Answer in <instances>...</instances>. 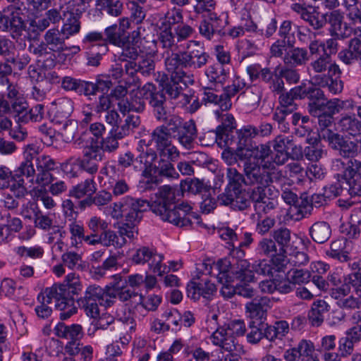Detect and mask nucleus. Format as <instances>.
<instances>
[{
    "label": "nucleus",
    "instance_id": "3c124183",
    "mask_svg": "<svg viewBox=\"0 0 361 361\" xmlns=\"http://www.w3.org/2000/svg\"><path fill=\"white\" fill-rule=\"evenodd\" d=\"M104 34L106 37V38H104L106 42L107 43L108 41L116 46L123 45V40L128 36L121 31L116 24L107 27L104 30Z\"/></svg>",
    "mask_w": 361,
    "mask_h": 361
},
{
    "label": "nucleus",
    "instance_id": "69168bd1",
    "mask_svg": "<svg viewBox=\"0 0 361 361\" xmlns=\"http://www.w3.org/2000/svg\"><path fill=\"white\" fill-rule=\"evenodd\" d=\"M324 151L317 140H315L312 145L306 147L303 154L311 161H318L322 158Z\"/></svg>",
    "mask_w": 361,
    "mask_h": 361
},
{
    "label": "nucleus",
    "instance_id": "423d86ee",
    "mask_svg": "<svg viewBox=\"0 0 361 361\" xmlns=\"http://www.w3.org/2000/svg\"><path fill=\"white\" fill-rule=\"evenodd\" d=\"M50 288L56 290L58 298L60 299L55 307L62 311L60 318L63 320L69 318L76 312L77 308L74 305L73 295H78L82 290V285L79 277L75 274H68L63 283L54 284Z\"/></svg>",
    "mask_w": 361,
    "mask_h": 361
},
{
    "label": "nucleus",
    "instance_id": "bf43d9fd",
    "mask_svg": "<svg viewBox=\"0 0 361 361\" xmlns=\"http://www.w3.org/2000/svg\"><path fill=\"white\" fill-rule=\"evenodd\" d=\"M293 112H288L284 107H276L272 118L278 123L279 128L283 132H287L290 129L289 116Z\"/></svg>",
    "mask_w": 361,
    "mask_h": 361
},
{
    "label": "nucleus",
    "instance_id": "a211bd4d",
    "mask_svg": "<svg viewBox=\"0 0 361 361\" xmlns=\"http://www.w3.org/2000/svg\"><path fill=\"white\" fill-rule=\"evenodd\" d=\"M147 93L148 104L152 109L154 118L158 120L164 116L170 111L166 104V97L156 86L147 82V89L144 90Z\"/></svg>",
    "mask_w": 361,
    "mask_h": 361
},
{
    "label": "nucleus",
    "instance_id": "4be33fe9",
    "mask_svg": "<svg viewBox=\"0 0 361 361\" xmlns=\"http://www.w3.org/2000/svg\"><path fill=\"white\" fill-rule=\"evenodd\" d=\"M197 277L200 281L197 282L194 279L187 286L188 296L195 300H199L201 296L207 300H210L216 290L215 284L208 279H201V276L199 274Z\"/></svg>",
    "mask_w": 361,
    "mask_h": 361
},
{
    "label": "nucleus",
    "instance_id": "39448f33",
    "mask_svg": "<svg viewBox=\"0 0 361 361\" xmlns=\"http://www.w3.org/2000/svg\"><path fill=\"white\" fill-rule=\"evenodd\" d=\"M44 41L34 47L32 53L38 58V61H43L46 68H51L55 66L56 56L54 53L60 54L65 51H69L65 40L67 39L61 30L58 29H49L44 36Z\"/></svg>",
    "mask_w": 361,
    "mask_h": 361
},
{
    "label": "nucleus",
    "instance_id": "58836bf2",
    "mask_svg": "<svg viewBox=\"0 0 361 361\" xmlns=\"http://www.w3.org/2000/svg\"><path fill=\"white\" fill-rule=\"evenodd\" d=\"M244 153L246 154V160L252 157L255 159L264 161L271 152L270 147L267 144L242 143Z\"/></svg>",
    "mask_w": 361,
    "mask_h": 361
},
{
    "label": "nucleus",
    "instance_id": "1a4fd4ad",
    "mask_svg": "<svg viewBox=\"0 0 361 361\" xmlns=\"http://www.w3.org/2000/svg\"><path fill=\"white\" fill-rule=\"evenodd\" d=\"M78 303L86 315L94 319L99 316V305L110 307V300H108L105 288L97 285L89 286L84 296L78 300Z\"/></svg>",
    "mask_w": 361,
    "mask_h": 361
},
{
    "label": "nucleus",
    "instance_id": "2f4dec72",
    "mask_svg": "<svg viewBox=\"0 0 361 361\" xmlns=\"http://www.w3.org/2000/svg\"><path fill=\"white\" fill-rule=\"evenodd\" d=\"M283 61L285 66L289 68L305 66L309 61L308 52L304 48L292 47L286 52Z\"/></svg>",
    "mask_w": 361,
    "mask_h": 361
},
{
    "label": "nucleus",
    "instance_id": "5fc2aeb1",
    "mask_svg": "<svg viewBox=\"0 0 361 361\" xmlns=\"http://www.w3.org/2000/svg\"><path fill=\"white\" fill-rule=\"evenodd\" d=\"M211 133L214 135L216 142L221 148H232L236 143L233 138V131L227 132L225 130L216 128V130Z\"/></svg>",
    "mask_w": 361,
    "mask_h": 361
},
{
    "label": "nucleus",
    "instance_id": "473e14b6",
    "mask_svg": "<svg viewBox=\"0 0 361 361\" xmlns=\"http://www.w3.org/2000/svg\"><path fill=\"white\" fill-rule=\"evenodd\" d=\"M326 22L331 24V35L338 38H344L348 35V27L343 22V16L338 11H333L326 13Z\"/></svg>",
    "mask_w": 361,
    "mask_h": 361
},
{
    "label": "nucleus",
    "instance_id": "20e7f679",
    "mask_svg": "<svg viewBox=\"0 0 361 361\" xmlns=\"http://www.w3.org/2000/svg\"><path fill=\"white\" fill-rule=\"evenodd\" d=\"M166 54L165 60L179 70H184V68L201 70L206 66L210 58L204 45L196 40L189 41L185 51H166Z\"/></svg>",
    "mask_w": 361,
    "mask_h": 361
},
{
    "label": "nucleus",
    "instance_id": "f8f14e48",
    "mask_svg": "<svg viewBox=\"0 0 361 361\" xmlns=\"http://www.w3.org/2000/svg\"><path fill=\"white\" fill-rule=\"evenodd\" d=\"M23 17L24 14L20 7L8 6L0 13V29L10 32L13 39L18 38L26 28Z\"/></svg>",
    "mask_w": 361,
    "mask_h": 361
},
{
    "label": "nucleus",
    "instance_id": "72a5a7b5",
    "mask_svg": "<svg viewBox=\"0 0 361 361\" xmlns=\"http://www.w3.org/2000/svg\"><path fill=\"white\" fill-rule=\"evenodd\" d=\"M264 325V337L270 342H274L276 339L282 340L289 331V324L284 320L277 321L273 325L268 324Z\"/></svg>",
    "mask_w": 361,
    "mask_h": 361
},
{
    "label": "nucleus",
    "instance_id": "864d4df0",
    "mask_svg": "<svg viewBox=\"0 0 361 361\" xmlns=\"http://www.w3.org/2000/svg\"><path fill=\"white\" fill-rule=\"evenodd\" d=\"M166 129L163 126L157 127L152 133V141H154L157 150L171 143V135L167 133Z\"/></svg>",
    "mask_w": 361,
    "mask_h": 361
},
{
    "label": "nucleus",
    "instance_id": "680f3d73",
    "mask_svg": "<svg viewBox=\"0 0 361 361\" xmlns=\"http://www.w3.org/2000/svg\"><path fill=\"white\" fill-rule=\"evenodd\" d=\"M210 82L224 84L227 79V72L220 64L211 66L207 71Z\"/></svg>",
    "mask_w": 361,
    "mask_h": 361
},
{
    "label": "nucleus",
    "instance_id": "4d7b16f0",
    "mask_svg": "<svg viewBox=\"0 0 361 361\" xmlns=\"http://www.w3.org/2000/svg\"><path fill=\"white\" fill-rule=\"evenodd\" d=\"M226 177L228 180V184L226 190H236L242 188L243 183L245 185V174H241L235 168L231 167L227 169Z\"/></svg>",
    "mask_w": 361,
    "mask_h": 361
},
{
    "label": "nucleus",
    "instance_id": "4c0bfd02",
    "mask_svg": "<svg viewBox=\"0 0 361 361\" xmlns=\"http://www.w3.org/2000/svg\"><path fill=\"white\" fill-rule=\"evenodd\" d=\"M309 233L314 242L322 244L330 238L331 228L327 222L317 221L310 226Z\"/></svg>",
    "mask_w": 361,
    "mask_h": 361
},
{
    "label": "nucleus",
    "instance_id": "cd10ccee",
    "mask_svg": "<svg viewBox=\"0 0 361 361\" xmlns=\"http://www.w3.org/2000/svg\"><path fill=\"white\" fill-rule=\"evenodd\" d=\"M310 72L312 71L314 75L322 77L329 74H336L339 71V67L331 61L330 54L324 53L310 64Z\"/></svg>",
    "mask_w": 361,
    "mask_h": 361
},
{
    "label": "nucleus",
    "instance_id": "c9c22d12",
    "mask_svg": "<svg viewBox=\"0 0 361 361\" xmlns=\"http://www.w3.org/2000/svg\"><path fill=\"white\" fill-rule=\"evenodd\" d=\"M341 132L355 137L361 134V121L355 114L342 116L338 122Z\"/></svg>",
    "mask_w": 361,
    "mask_h": 361
},
{
    "label": "nucleus",
    "instance_id": "f257e3e1",
    "mask_svg": "<svg viewBox=\"0 0 361 361\" xmlns=\"http://www.w3.org/2000/svg\"><path fill=\"white\" fill-rule=\"evenodd\" d=\"M137 150L139 155L136 161L143 165L142 176L147 178V188L151 189L152 185H157L161 182L162 178L178 179L179 173L172 162L180 157L178 148L171 143L156 151L151 146V141L140 140Z\"/></svg>",
    "mask_w": 361,
    "mask_h": 361
},
{
    "label": "nucleus",
    "instance_id": "c85d7f7f",
    "mask_svg": "<svg viewBox=\"0 0 361 361\" xmlns=\"http://www.w3.org/2000/svg\"><path fill=\"white\" fill-rule=\"evenodd\" d=\"M56 290L54 288H47L43 293H40L37 297L40 305L35 307V312L37 316L42 319H47L51 316L52 309L49 304L52 302V300H55V305L59 302L60 299L56 295Z\"/></svg>",
    "mask_w": 361,
    "mask_h": 361
},
{
    "label": "nucleus",
    "instance_id": "49530a36",
    "mask_svg": "<svg viewBox=\"0 0 361 361\" xmlns=\"http://www.w3.org/2000/svg\"><path fill=\"white\" fill-rule=\"evenodd\" d=\"M118 47L122 49L121 52L118 56V61H135L139 56L137 47L134 44L133 42L129 41V36H128L123 40V45H118Z\"/></svg>",
    "mask_w": 361,
    "mask_h": 361
},
{
    "label": "nucleus",
    "instance_id": "052dcab7",
    "mask_svg": "<svg viewBox=\"0 0 361 361\" xmlns=\"http://www.w3.org/2000/svg\"><path fill=\"white\" fill-rule=\"evenodd\" d=\"M14 178H18L16 183H13L11 188L10 191L11 194L17 199L23 198L27 193V186H31L33 183H30L25 176L17 177L16 173Z\"/></svg>",
    "mask_w": 361,
    "mask_h": 361
},
{
    "label": "nucleus",
    "instance_id": "a18cd8bd",
    "mask_svg": "<svg viewBox=\"0 0 361 361\" xmlns=\"http://www.w3.org/2000/svg\"><path fill=\"white\" fill-rule=\"evenodd\" d=\"M302 19L315 30L322 29L326 23V15L320 14L312 6L310 7V9L302 16Z\"/></svg>",
    "mask_w": 361,
    "mask_h": 361
},
{
    "label": "nucleus",
    "instance_id": "c756f323",
    "mask_svg": "<svg viewBox=\"0 0 361 361\" xmlns=\"http://www.w3.org/2000/svg\"><path fill=\"white\" fill-rule=\"evenodd\" d=\"M271 236L279 246V257H285L286 254L293 249L290 230L286 227H281L274 230Z\"/></svg>",
    "mask_w": 361,
    "mask_h": 361
},
{
    "label": "nucleus",
    "instance_id": "a878e982",
    "mask_svg": "<svg viewBox=\"0 0 361 361\" xmlns=\"http://www.w3.org/2000/svg\"><path fill=\"white\" fill-rule=\"evenodd\" d=\"M82 13V11L80 10L79 8L63 11V25L61 31L63 34V36H64L66 39H68L71 36H73L79 32L80 30V19Z\"/></svg>",
    "mask_w": 361,
    "mask_h": 361
},
{
    "label": "nucleus",
    "instance_id": "ea45409f",
    "mask_svg": "<svg viewBox=\"0 0 361 361\" xmlns=\"http://www.w3.org/2000/svg\"><path fill=\"white\" fill-rule=\"evenodd\" d=\"M157 121L160 123H164L162 126L165 127V129H166V131L173 137H174V134L178 133L185 122L180 116L171 114L170 111Z\"/></svg>",
    "mask_w": 361,
    "mask_h": 361
},
{
    "label": "nucleus",
    "instance_id": "393cba45",
    "mask_svg": "<svg viewBox=\"0 0 361 361\" xmlns=\"http://www.w3.org/2000/svg\"><path fill=\"white\" fill-rule=\"evenodd\" d=\"M197 137V129L195 121L192 119L185 121L181 128L174 134L173 138L178 144L186 149L193 147L194 142Z\"/></svg>",
    "mask_w": 361,
    "mask_h": 361
},
{
    "label": "nucleus",
    "instance_id": "de8ad7c7",
    "mask_svg": "<svg viewBox=\"0 0 361 361\" xmlns=\"http://www.w3.org/2000/svg\"><path fill=\"white\" fill-rule=\"evenodd\" d=\"M181 188L194 195L206 193L211 189L210 186L198 178L187 179L181 182Z\"/></svg>",
    "mask_w": 361,
    "mask_h": 361
},
{
    "label": "nucleus",
    "instance_id": "b1692460",
    "mask_svg": "<svg viewBox=\"0 0 361 361\" xmlns=\"http://www.w3.org/2000/svg\"><path fill=\"white\" fill-rule=\"evenodd\" d=\"M211 340L214 345L219 346L225 353H234L241 346L238 344L234 336H230L229 332L225 328H220L216 330L211 336Z\"/></svg>",
    "mask_w": 361,
    "mask_h": 361
},
{
    "label": "nucleus",
    "instance_id": "e2e57ef3",
    "mask_svg": "<svg viewBox=\"0 0 361 361\" xmlns=\"http://www.w3.org/2000/svg\"><path fill=\"white\" fill-rule=\"evenodd\" d=\"M90 109L97 114H100L109 110L111 106L110 95L104 93L97 99L88 104Z\"/></svg>",
    "mask_w": 361,
    "mask_h": 361
},
{
    "label": "nucleus",
    "instance_id": "7ed1b4c3",
    "mask_svg": "<svg viewBox=\"0 0 361 361\" xmlns=\"http://www.w3.org/2000/svg\"><path fill=\"white\" fill-rule=\"evenodd\" d=\"M174 193L169 185H163L159 188L158 199L150 206L151 210L161 216V219L178 227H185L191 224L189 218L192 207L186 202L174 206Z\"/></svg>",
    "mask_w": 361,
    "mask_h": 361
},
{
    "label": "nucleus",
    "instance_id": "e433bc0d",
    "mask_svg": "<svg viewBox=\"0 0 361 361\" xmlns=\"http://www.w3.org/2000/svg\"><path fill=\"white\" fill-rule=\"evenodd\" d=\"M329 305L324 300L314 301L308 312V319L314 326H319L324 322V314L328 312Z\"/></svg>",
    "mask_w": 361,
    "mask_h": 361
},
{
    "label": "nucleus",
    "instance_id": "dca6fc26",
    "mask_svg": "<svg viewBox=\"0 0 361 361\" xmlns=\"http://www.w3.org/2000/svg\"><path fill=\"white\" fill-rule=\"evenodd\" d=\"M283 358L286 361H320L314 353L313 343L305 339L301 340L297 346L286 350Z\"/></svg>",
    "mask_w": 361,
    "mask_h": 361
},
{
    "label": "nucleus",
    "instance_id": "f03ea898",
    "mask_svg": "<svg viewBox=\"0 0 361 361\" xmlns=\"http://www.w3.org/2000/svg\"><path fill=\"white\" fill-rule=\"evenodd\" d=\"M59 172L55 161L49 156L27 153L25 161L16 171V176H25L28 183L45 187L55 180V175Z\"/></svg>",
    "mask_w": 361,
    "mask_h": 361
},
{
    "label": "nucleus",
    "instance_id": "603ef678",
    "mask_svg": "<svg viewBox=\"0 0 361 361\" xmlns=\"http://www.w3.org/2000/svg\"><path fill=\"white\" fill-rule=\"evenodd\" d=\"M109 50L108 44L104 43L101 45H92L91 49L87 52V65L91 66H98L102 56Z\"/></svg>",
    "mask_w": 361,
    "mask_h": 361
},
{
    "label": "nucleus",
    "instance_id": "338daca9",
    "mask_svg": "<svg viewBox=\"0 0 361 361\" xmlns=\"http://www.w3.org/2000/svg\"><path fill=\"white\" fill-rule=\"evenodd\" d=\"M264 324L262 322L255 324V322H251L249 325L250 331L247 334V342L252 344L258 343L264 338Z\"/></svg>",
    "mask_w": 361,
    "mask_h": 361
},
{
    "label": "nucleus",
    "instance_id": "a19ab883",
    "mask_svg": "<svg viewBox=\"0 0 361 361\" xmlns=\"http://www.w3.org/2000/svg\"><path fill=\"white\" fill-rule=\"evenodd\" d=\"M257 250L262 255L272 258L273 262L281 261L284 257H279V248L273 239L264 238L262 239L257 247Z\"/></svg>",
    "mask_w": 361,
    "mask_h": 361
},
{
    "label": "nucleus",
    "instance_id": "37998d69",
    "mask_svg": "<svg viewBox=\"0 0 361 361\" xmlns=\"http://www.w3.org/2000/svg\"><path fill=\"white\" fill-rule=\"evenodd\" d=\"M55 331L58 337L75 341L81 334L82 326L79 324L66 326L63 323H59L55 327Z\"/></svg>",
    "mask_w": 361,
    "mask_h": 361
},
{
    "label": "nucleus",
    "instance_id": "0e129e2a",
    "mask_svg": "<svg viewBox=\"0 0 361 361\" xmlns=\"http://www.w3.org/2000/svg\"><path fill=\"white\" fill-rule=\"evenodd\" d=\"M55 112L70 117L74 109L73 102L68 97H62L54 101Z\"/></svg>",
    "mask_w": 361,
    "mask_h": 361
},
{
    "label": "nucleus",
    "instance_id": "9b49d317",
    "mask_svg": "<svg viewBox=\"0 0 361 361\" xmlns=\"http://www.w3.org/2000/svg\"><path fill=\"white\" fill-rule=\"evenodd\" d=\"M243 172L245 176V185H269L281 176L280 171L271 173L268 169L267 163L259 164L250 159L245 160L243 166Z\"/></svg>",
    "mask_w": 361,
    "mask_h": 361
},
{
    "label": "nucleus",
    "instance_id": "2eb2a0df",
    "mask_svg": "<svg viewBox=\"0 0 361 361\" xmlns=\"http://www.w3.org/2000/svg\"><path fill=\"white\" fill-rule=\"evenodd\" d=\"M204 19L199 25L200 34L207 39H211L215 35L224 34L223 30L226 25V20L223 15L212 10L204 11Z\"/></svg>",
    "mask_w": 361,
    "mask_h": 361
},
{
    "label": "nucleus",
    "instance_id": "774afa93",
    "mask_svg": "<svg viewBox=\"0 0 361 361\" xmlns=\"http://www.w3.org/2000/svg\"><path fill=\"white\" fill-rule=\"evenodd\" d=\"M140 124V119L138 116H134L132 115H129L125 119L124 123H121L118 126V130H117V137H124L126 135H128L130 130L137 127Z\"/></svg>",
    "mask_w": 361,
    "mask_h": 361
},
{
    "label": "nucleus",
    "instance_id": "5701e85b",
    "mask_svg": "<svg viewBox=\"0 0 361 361\" xmlns=\"http://www.w3.org/2000/svg\"><path fill=\"white\" fill-rule=\"evenodd\" d=\"M257 295V293L245 304V309L250 318L261 320L266 318L267 311L271 308V301L267 297Z\"/></svg>",
    "mask_w": 361,
    "mask_h": 361
},
{
    "label": "nucleus",
    "instance_id": "7c9ffc66",
    "mask_svg": "<svg viewBox=\"0 0 361 361\" xmlns=\"http://www.w3.org/2000/svg\"><path fill=\"white\" fill-rule=\"evenodd\" d=\"M341 71L336 74H329L322 77L319 75L312 76V80L319 86L327 87L328 90L333 94L341 92L343 87V83L341 80Z\"/></svg>",
    "mask_w": 361,
    "mask_h": 361
},
{
    "label": "nucleus",
    "instance_id": "0eeeda50",
    "mask_svg": "<svg viewBox=\"0 0 361 361\" xmlns=\"http://www.w3.org/2000/svg\"><path fill=\"white\" fill-rule=\"evenodd\" d=\"M164 65L166 71L170 76L169 77L166 74L162 75L159 81V90L164 94H166L171 99H176L181 94L182 87L179 85L180 82L185 85H193L194 75L185 70L177 69L165 59Z\"/></svg>",
    "mask_w": 361,
    "mask_h": 361
},
{
    "label": "nucleus",
    "instance_id": "4468645a",
    "mask_svg": "<svg viewBox=\"0 0 361 361\" xmlns=\"http://www.w3.org/2000/svg\"><path fill=\"white\" fill-rule=\"evenodd\" d=\"M131 259L136 264H147L152 272L159 276L165 273L167 269V267L162 264L164 256L147 246H142L137 249Z\"/></svg>",
    "mask_w": 361,
    "mask_h": 361
},
{
    "label": "nucleus",
    "instance_id": "f704fd0d",
    "mask_svg": "<svg viewBox=\"0 0 361 361\" xmlns=\"http://www.w3.org/2000/svg\"><path fill=\"white\" fill-rule=\"evenodd\" d=\"M250 267V262L247 259H239L234 264L232 274L240 283L252 284L254 282L255 276Z\"/></svg>",
    "mask_w": 361,
    "mask_h": 361
},
{
    "label": "nucleus",
    "instance_id": "c03bdc74",
    "mask_svg": "<svg viewBox=\"0 0 361 361\" xmlns=\"http://www.w3.org/2000/svg\"><path fill=\"white\" fill-rule=\"evenodd\" d=\"M116 134L117 130H111L109 136L99 140L97 138L90 137L87 133V139H92L94 142H97L99 145L98 147L101 149L102 153L104 154V151L111 152L118 147V140L122 139L123 137H118Z\"/></svg>",
    "mask_w": 361,
    "mask_h": 361
},
{
    "label": "nucleus",
    "instance_id": "f3484780",
    "mask_svg": "<svg viewBox=\"0 0 361 361\" xmlns=\"http://www.w3.org/2000/svg\"><path fill=\"white\" fill-rule=\"evenodd\" d=\"M104 288L108 300H110V307L114 305L117 298L122 302H128V305L131 307H136L142 302L141 295L127 287L119 286L118 283L113 286H106Z\"/></svg>",
    "mask_w": 361,
    "mask_h": 361
},
{
    "label": "nucleus",
    "instance_id": "ddd939ff",
    "mask_svg": "<svg viewBox=\"0 0 361 361\" xmlns=\"http://www.w3.org/2000/svg\"><path fill=\"white\" fill-rule=\"evenodd\" d=\"M269 186L259 185L249 191V197L257 214L261 212L267 214L276 207L274 190Z\"/></svg>",
    "mask_w": 361,
    "mask_h": 361
},
{
    "label": "nucleus",
    "instance_id": "aec40b11",
    "mask_svg": "<svg viewBox=\"0 0 361 361\" xmlns=\"http://www.w3.org/2000/svg\"><path fill=\"white\" fill-rule=\"evenodd\" d=\"M147 89V83L135 91H132L129 97L122 99L118 102L119 111L125 114L127 112L135 111L142 112L145 108V99L147 100V93L144 90Z\"/></svg>",
    "mask_w": 361,
    "mask_h": 361
},
{
    "label": "nucleus",
    "instance_id": "8fccbe9b",
    "mask_svg": "<svg viewBox=\"0 0 361 361\" xmlns=\"http://www.w3.org/2000/svg\"><path fill=\"white\" fill-rule=\"evenodd\" d=\"M99 235L101 245L106 247H122L126 243L125 238L118 237V235L111 230L102 231Z\"/></svg>",
    "mask_w": 361,
    "mask_h": 361
},
{
    "label": "nucleus",
    "instance_id": "412c9836",
    "mask_svg": "<svg viewBox=\"0 0 361 361\" xmlns=\"http://www.w3.org/2000/svg\"><path fill=\"white\" fill-rule=\"evenodd\" d=\"M123 205L125 221L138 224L142 219L143 212L151 206L146 200L130 196L123 198Z\"/></svg>",
    "mask_w": 361,
    "mask_h": 361
},
{
    "label": "nucleus",
    "instance_id": "6ab92c4d",
    "mask_svg": "<svg viewBox=\"0 0 361 361\" xmlns=\"http://www.w3.org/2000/svg\"><path fill=\"white\" fill-rule=\"evenodd\" d=\"M218 202L221 205H230L233 209L240 211L247 209L251 204L249 192H247L242 188L236 190H226L218 196Z\"/></svg>",
    "mask_w": 361,
    "mask_h": 361
},
{
    "label": "nucleus",
    "instance_id": "6e6552de",
    "mask_svg": "<svg viewBox=\"0 0 361 361\" xmlns=\"http://www.w3.org/2000/svg\"><path fill=\"white\" fill-rule=\"evenodd\" d=\"M322 139L343 158L356 157L361 152V138L351 139L332 130L322 131Z\"/></svg>",
    "mask_w": 361,
    "mask_h": 361
},
{
    "label": "nucleus",
    "instance_id": "9d476101",
    "mask_svg": "<svg viewBox=\"0 0 361 361\" xmlns=\"http://www.w3.org/2000/svg\"><path fill=\"white\" fill-rule=\"evenodd\" d=\"M75 144L83 149L80 163L81 169L90 174L96 173L104 157L98 143L92 139H87V133H84L75 140Z\"/></svg>",
    "mask_w": 361,
    "mask_h": 361
},
{
    "label": "nucleus",
    "instance_id": "13d9d810",
    "mask_svg": "<svg viewBox=\"0 0 361 361\" xmlns=\"http://www.w3.org/2000/svg\"><path fill=\"white\" fill-rule=\"evenodd\" d=\"M204 99L208 102L219 105L221 111L228 110L232 105L231 101L227 99L224 93L218 94L212 90L205 92Z\"/></svg>",
    "mask_w": 361,
    "mask_h": 361
},
{
    "label": "nucleus",
    "instance_id": "bb28decb",
    "mask_svg": "<svg viewBox=\"0 0 361 361\" xmlns=\"http://www.w3.org/2000/svg\"><path fill=\"white\" fill-rule=\"evenodd\" d=\"M230 282V279H228L227 283L225 281L220 283L222 284L220 292L224 298H231L234 295H238L245 298H252L257 293V290L253 287L252 284H243L239 283L234 286L231 285Z\"/></svg>",
    "mask_w": 361,
    "mask_h": 361
},
{
    "label": "nucleus",
    "instance_id": "79ce46f5",
    "mask_svg": "<svg viewBox=\"0 0 361 361\" xmlns=\"http://www.w3.org/2000/svg\"><path fill=\"white\" fill-rule=\"evenodd\" d=\"M97 190L94 178H87L85 181L74 186L69 192L71 197L80 199L85 195H92Z\"/></svg>",
    "mask_w": 361,
    "mask_h": 361
},
{
    "label": "nucleus",
    "instance_id": "6e6d98bb",
    "mask_svg": "<svg viewBox=\"0 0 361 361\" xmlns=\"http://www.w3.org/2000/svg\"><path fill=\"white\" fill-rule=\"evenodd\" d=\"M345 240L338 239L331 243L330 250L326 252L327 255L333 258L338 259L341 262L349 260L348 252L344 251Z\"/></svg>",
    "mask_w": 361,
    "mask_h": 361
},
{
    "label": "nucleus",
    "instance_id": "09e8293b",
    "mask_svg": "<svg viewBox=\"0 0 361 361\" xmlns=\"http://www.w3.org/2000/svg\"><path fill=\"white\" fill-rule=\"evenodd\" d=\"M221 157L229 166L235 164L238 159L240 161L246 159V154L245 152L244 153L241 141H238L235 152L231 150V148L224 149L221 154Z\"/></svg>",
    "mask_w": 361,
    "mask_h": 361
}]
</instances>
